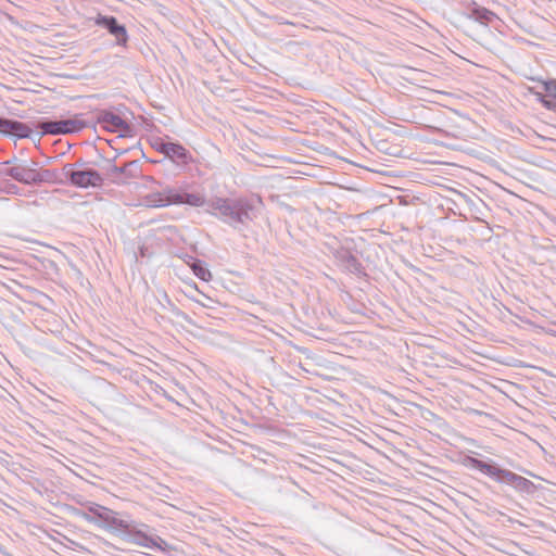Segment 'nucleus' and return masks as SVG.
I'll return each instance as SVG.
<instances>
[{"instance_id": "obj_1", "label": "nucleus", "mask_w": 556, "mask_h": 556, "mask_svg": "<svg viewBox=\"0 0 556 556\" xmlns=\"http://www.w3.org/2000/svg\"><path fill=\"white\" fill-rule=\"evenodd\" d=\"M210 212L223 223L242 230L257 216L255 201L248 198H215L208 202Z\"/></svg>"}, {"instance_id": "obj_2", "label": "nucleus", "mask_w": 556, "mask_h": 556, "mask_svg": "<svg viewBox=\"0 0 556 556\" xmlns=\"http://www.w3.org/2000/svg\"><path fill=\"white\" fill-rule=\"evenodd\" d=\"M465 464L466 466L477 469L480 472L493 478L497 482L511 485L517 492L531 495L536 491V485L531 480L508 469L501 468L493 462L486 463L479 458L468 456L465 460Z\"/></svg>"}, {"instance_id": "obj_3", "label": "nucleus", "mask_w": 556, "mask_h": 556, "mask_svg": "<svg viewBox=\"0 0 556 556\" xmlns=\"http://www.w3.org/2000/svg\"><path fill=\"white\" fill-rule=\"evenodd\" d=\"M83 114H75L65 119H49L41 118L33 123L35 129L38 130L36 134L37 140L43 136H60L71 135L81 131L85 128L91 126L90 122L81 118Z\"/></svg>"}, {"instance_id": "obj_4", "label": "nucleus", "mask_w": 556, "mask_h": 556, "mask_svg": "<svg viewBox=\"0 0 556 556\" xmlns=\"http://www.w3.org/2000/svg\"><path fill=\"white\" fill-rule=\"evenodd\" d=\"M91 124L90 128L97 130V125L101 129L109 132H117L122 137L130 136L132 126L124 119L119 114V109H100L93 114L92 119H88Z\"/></svg>"}, {"instance_id": "obj_5", "label": "nucleus", "mask_w": 556, "mask_h": 556, "mask_svg": "<svg viewBox=\"0 0 556 556\" xmlns=\"http://www.w3.org/2000/svg\"><path fill=\"white\" fill-rule=\"evenodd\" d=\"M65 179L77 188H98L104 182L103 176L90 167L75 168V164L66 163L62 168Z\"/></svg>"}, {"instance_id": "obj_6", "label": "nucleus", "mask_w": 556, "mask_h": 556, "mask_svg": "<svg viewBox=\"0 0 556 556\" xmlns=\"http://www.w3.org/2000/svg\"><path fill=\"white\" fill-rule=\"evenodd\" d=\"M332 254L337 265L343 271L355 275L357 277L366 276L364 266L349 249L339 247L333 250Z\"/></svg>"}, {"instance_id": "obj_7", "label": "nucleus", "mask_w": 556, "mask_h": 556, "mask_svg": "<svg viewBox=\"0 0 556 556\" xmlns=\"http://www.w3.org/2000/svg\"><path fill=\"white\" fill-rule=\"evenodd\" d=\"M96 25L105 28L116 39V45L126 47L128 42V33L125 25L119 24L117 18L112 15L99 14L94 20Z\"/></svg>"}, {"instance_id": "obj_8", "label": "nucleus", "mask_w": 556, "mask_h": 556, "mask_svg": "<svg viewBox=\"0 0 556 556\" xmlns=\"http://www.w3.org/2000/svg\"><path fill=\"white\" fill-rule=\"evenodd\" d=\"M129 542L150 548V549H163L162 544H166L165 541L160 536H150L142 530L138 529L135 521L131 523L129 531L125 534Z\"/></svg>"}, {"instance_id": "obj_9", "label": "nucleus", "mask_w": 556, "mask_h": 556, "mask_svg": "<svg viewBox=\"0 0 556 556\" xmlns=\"http://www.w3.org/2000/svg\"><path fill=\"white\" fill-rule=\"evenodd\" d=\"M140 174L138 161H130L123 166L111 165L108 169V176L114 184H126V179L137 178Z\"/></svg>"}, {"instance_id": "obj_10", "label": "nucleus", "mask_w": 556, "mask_h": 556, "mask_svg": "<svg viewBox=\"0 0 556 556\" xmlns=\"http://www.w3.org/2000/svg\"><path fill=\"white\" fill-rule=\"evenodd\" d=\"M0 134L16 137L18 139L33 138V129L26 123L0 117Z\"/></svg>"}, {"instance_id": "obj_11", "label": "nucleus", "mask_w": 556, "mask_h": 556, "mask_svg": "<svg viewBox=\"0 0 556 556\" xmlns=\"http://www.w3.org/2000/svg\"><path fill=\"white\" fill-rule=\"evenodd\" d=\"M174 193L175 188L165 186L162 190L149 192L142 201L149 207H164L174 204Z\"/></svg>"}, {"instance_id": "obj_12", "label": "nucleus", "mask_w": 556, "mask_h": 556, "mask_svg": "<svg viewBox=\"0 0 556 556\" xmlns=\"http://www.w3.org/2000/svg\"><path fill=\"white\" fill-rule=\"evenodd\" d=\"M30 163L31 165L22 161L12 166L10 177L24 185H34L37 163L34 161Z\"/></svg>"}, {"instance_id": "obj_13", "label": "nucleus", "mask_w": 556, "mask_h": 556, "mask_svg": "<svg viewBox=\"0 0 556 556\" xmlns=\"http://www.w3.org/2000/svg\"><path fill=\"white\" fill-rule=\"evenodd\" d=\"M165 157L170 160L179 168H186L189 164L194 162L190 151L179 142H173L170 144L169 151Z\"/></svg>"}, {"instance_id": "obj_14", "label": "nucleus", "mask_w": 556, "mask_h": 556, "mask_svg": "<svg viewBox=\"0 0 556 556\" xmlns=\"http://www.w3.org/2000/svg\"><path fill=\"white\" fill-rule=\"evenodd\" d=\"M110 508L92 503L85 511H78L77 515L89 523H93L102 528L104 522L108 521V513Z\"/></svg>"}, {"instance_id": "obj_15", "label": "nucleus", "mask_w": 556, "mask_h": 556, "mask_svg": "<svg viewBox=\"0 0 556 556\" xmlns=\"http://www.w3.org/2000/svg\"><path fill=\"white\" fill-rule=\"evenodd\" d=\"M117 516L118 514L116 511L110 509L108 513V521L104 522L102 529H105L115 535L125 536L134 521L121 519Z\"/></svg>"}, {"instance_id": "obj_16", "label": "nucleus", "mask_w": 556, "mask_h": 556, "mask_svg": "<svg viewBox=\"0 0 556 556\" xmlns=\"http://www.w3.org/2000/svg\"><path fill=\"white\" fill-rule=\"evenodd\" d=\"M172 202H174V204H188L190 206L199 207L205 204V198L200 193L180 192L175 189Z\"/></svg>"}, {"instance_id": "obj_17", "label": "nucleus", "mask_w": 556, "mask_h": 556, "mask_svg": "<svg viewBox=\"0 0 556 556\" xmlns=\"http://www.w3.org/2000/svg\"><path fill=\"white\" fill-rule=\"evenodd\" d=\"M470 16L485 25L492 23L497 17L495 13L482 7H475L470 12Z\"/></svg>"}, {"instance_id": "obj_18", "label": "nucleus", "mask_w": 556, "mask_h": 556, "mask_svg": "<svg viewBox=\"0 0 556 556\" xmlns=\"http://www.w3.org/2000/svg\"><path fill=\"white\" fill-rule=\"evenodd\" d=\"M60 180L59 173L55 169H41L36 168L34 185H40L43 182L53 184Z\"/></svg>"}, {"instance_id": "obj_19", "label": "nucleus", "mask_w": 556, "mask_h": 556, "mask_svg": "<svg viewBox=\"0 0 556 556\" xmlns=\"http://www.w3.org/2000/svg\"><path fill=\"white\" fill-rule=\"evenodd\" d=\"M193 274L203 281H210L212 274L206 267V264L200 260H195L191 265Z\"/></svg>"}, {"instance_id": "obj_20", "label": "nucleus", "mask_w": 556, "mask_h": 556, "mask_svg": "<svg viewBox=\"0 0 556 556\" xmlns=\"http://www.w3.org/2000/svg\"><path fill=\"white\" fill-rule=\"evenodd\" d=\"M172 143V141H165L163 138H155L151 142V146L156 152L162 153L166 156Z\"/></svg>"}, {"instance_id": "obj_21", "label": "nucleus", "mask_w": 556, "mask_h": 556, "mask_svg": "<svg viewBox=\"0 0 556 556\" xmlns=\"http://www.w3.org/2000/svg\"><path fill=\"white\" fill-rule=\"evenodd\" d=\"M163 299L165 301V305H163L164 308H168L175 316L177 317H181L184 319L187 318V314H185L182 311H180L173 302L172 300L169 299V296L164 293L163 294Z\"/></svg>"}, {"instance_id": "obj_22", "label": "nucleus", "mask_w": 556, "mask_h": 556, "mask_svg": "<svg viewBox=\"0 0 556 556\" xmlns=\"http://www.w3.org/2000/svg\"><path fill=\"white\" fill-rule=\"evenodd\" d=\"M543 89L549 98H556V79L543 81Z\"/></svg>"}, {"instance_id": "obj_23", "label": "nucleus", "mask_w": 556, "mask_h": 556, "mask_svg": "<svg viewBox=\"0 0 556 556\" xmlns=\"http://www.w3.org/2000/svg\"><path fill=\"white\" fill-rule=\"evenodd\" d=\"M540 102L545 109L556 112V98H549L546 96V98H541Z\"/></svg>"}, {"instance_id": "obj_24", "label": "nucleus", "mask_w": 556, "mask_h": 556, "mask_svg": "<svg viewBox=\"0 0 556 556\" xmlns=\"http://www.w3.org/2000/svg\"><path fill=\"white\" fill-rule=\"evenodd\" d=\"M11 169H12V166L8 167V165H3V163H0V176H8V177H10V170Z\"/></svg>"}, {"instance_id": "obj_25", "label": "nucleus", "mask_w": 556, "mask_h": 556, "mask_svg": "<svg viewBox=\"0 0 556 556\" xmlns=\"http://www.w3.org/2000/svg\"><path fill=\"white\" fill-rule=\"evenodd\" d=\"M68 541V543L71 544L70 548L72 549H76V548H81V545L73 540H70V539H66Z\"/></svg>"}, {"instance_id": "obj_26", "label": "nucleus", "mask_w": 556, "mask_h": 556, "mask_svg": "<svg viewBox=\"0 0 556 556\" xmlns=\"http://www.w3.org/2000/svg\"><path fill=\"white\" fill-rule=\"evenodd\" d=\"M18 162L20 161L16 157H13L11 160L3 162V165H13L14 166L15 164H18Z\"/></svg>"}, {"instance_id": "obj_27", "label": "nucleus", "mask_w": 556, "mask_h": 556, "mask_svg": "<svg viewBox=\"0 0 556 556\" xmlns=\"http://www.w3.org/2000/svg\"><path fill=\"white\" fill-rule=\"evenodd\" d=\"M75 164V168H84L85 162L83 160H78Z\"/></svg>"}]
</instances>
